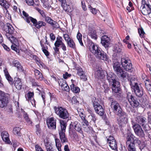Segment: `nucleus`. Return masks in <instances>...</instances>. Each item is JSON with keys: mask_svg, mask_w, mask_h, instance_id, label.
Wrapping results in <instances>:
<instances>
[{"mask_svg": "<svg viewBox=\"0 0 151 151\" xmlns=\"http://www.w3.org/2000/svg\"><path fill=\"white\" fill-rule=\"evenodd\" d=\"M107 138V141L108 143H109V142H111V141H113V140H116L114 139V137L112 136H110L109 137H106Z\"/></svg>", "mask_w": 151, "mask_h": 151, "instance_id": "nucleus-61", "label": "nucleus"}, {"mask_svg": "<svg viewBox=\"0 0 151 151\" xmlns=\"http://www.w3.org/2000/svg\"><path fill=\"white\" fill-rule=\"evenodd\" d=\"M81 134L83 135V137H84L83 131L82 130L81 126V124L77 121L71 122L70 124L69 127V133L71 135L73 134V129Z\"/></svg>", "mask_w": 151, "mask_h": 151, "instance_id": "nucleus-6", "label": "nucleus"}, {"mask_svg": "<svg viewBox=\"0 0 151 151\" xmlns=\"http://www.w3.org/2000/svg\"><path fill=\"white\" fill-rule=\"evenodd\" d=\"M88 35L90 36L94 40H96L97 38V36L96 35V31L91 28H89Z\"/></svg>", "mask_w": 151, "mask_h": 151, "instance_id": "nucleus-26", "label": "nucleus"}, {"mask_svg": "<svg viewBox=\"0 0 151 151\" xmlns=\"http://www.w3.org/2000/svg\"><path fill=\"white\" fill-rule=\"evenodd\" d=\"M128 151H137L134 145H131L127 146Z\"/></svg>", "mask_w": 151, "mask_h": 151, "instance_id": "nucleus-53", "label": "nucleus"}, {"mask_svg": "<svg viewBox=\"0 0 151 151\" xmlns=\"http://www.w3.org/2000/svg\"><path fill=\"white\" fill-rule=\"evenodd\" d=\"M145 120L146 119L145 117L140 116H137L136 120L137 122L141 125L144 130H146V126L147 125L145 124Z\"/></svg>", "mask_w": 151, "mask_h": 151, "instance_id": "nucleus-14", "label": "nucleus"}, {"mask_svg": "<svg viewBox=\"0 0 151 151\" xmlns=\"http://www.w3.org/2000/svg\"><path fill=\"white\" fill-rule=\"evenodd\" d=\"M110 39L107 36L104 35L101 38V43L106 48H108L110 44Z\"/></svg>", "mask_w": 151, "mask_h": 151, "instance_id": "nucleus-12", "label": "nucleus"}, {"mask_svg": "<svg viewBox=\"0 0 151 151\" xmlns=\"http://www.w3.org/2000/svg\"><path fill=\"white\" fill-rule=\"evenodd\" d=\"M91 100L92 103L93 104V107L96 106L99 104L98 102V100L96 98L92 96L91 98Z\"/></svg>", "mask_w": 151, "mask_h": 151, "instance_id": "nucleus-41", "label": "nucleus"}, {"mask_svg": "<svg viewBox=\"0 0 151 151\" xmlns=\"http://www.w3.org/2000/svg\"><path fill=\"white\" fill-rule=\"evenodd\" d=\"M77 38L81 45L83 46V44L82 40V35L79 32H78L77 35Z\"/></svg>", "mask_w": 151, "mask_h": 151, "instance_id": "nucleus-43", "label": "nucleus"}, {"mask_svg": "<svg viewBox=\"0 0 151 151\" xmlns=\"http://www.w3.org/2000/svg\"><path fill=\"white\" fill-rule=\"evenodd\" d=\"M43 4V6L45 8H48L49 6V3L48 0H41Z\"/></svg>", "mask_w": 151, "mask_h": 151, "instance_id": "nucleus-47", "label": "nucleus"}, {"mask_svg": "<svg viewBox=\"0 0 151 151\" xmlns=\"http://www.w3.org/2000/svg\"><path fill=\"white\" fill-rule=\"evenodd\" d=\"M1 136L3 140L6 143L10 144L11 142L9 140V134L7 131H3L1 134Z\"/></svg>", "mask_w": 151, "mask_h": 151, "instance_id": "nucleus-20", "label": "nucleus"}, {"mask_svg": "<svg viewBox=\"0 0 151 151\" xmlns=\"http://www.w3.org/2000/svg\"><path fill=\"white\" fill-rule=\"evenodd\" d=\"M112 90L113 92L116 93H119L121 91V88L120 87V84L119 82L116 81L114 84L112 85Z\"/></svg>", "mask_w": 151, "mask_h": 151, "instance_id": "nucleus-19", "label": "nucleus"}, {"mask_svg": "<svg viewBox=\"0 0 151 151\" xmlns=\"http://www.w3.org/2000/svg\"><path fill=\"white\" fill-rule=\"evenodd\" d=\"M63 38L61 37H57L56 40L54 43L55 47L53 49L55 53L59 54L60 53L59 47L64 43L63 41Z\"/></svg>", "mask_w": 151, "mask_h": 151, "instance_id": "nucleus-10", "label": "nucleus"}, {"mask_svg": "<svg viewBox=\"0 0 151 151\" xmlns=\"http://www.w3.org/2000/svg\"><path fill=\"white\" fill-rule=\"evenodd\" d=\"M14 84L16 88L18 90L21 89L22 87V84L20 79L16 78L14 80Z\"/></svg>", "mask_w": 151, "mask_h": 151, "instance_id": "nucleus-25", "label": "nucleus"}, {"mask_svg": "<svg viewBox=\"0 0 151 151\" xmlns=\"http://www.w3.org/2000/svg\"><path fill=\"white\" fill-rule=\"evenodd\" d=\"M23 17L25 21L28 23L30 22V21H32L34 18L31 17L29 16V15L24 11L22 12Z\"/></svg>", "mask_w": 151, "mask_h": 151, "instance_id": "nucleus-28", "label": "nucleus"}, {"mask_svg": "<svg viewBox=\"0 0 151 151\" xmlns=\"http://www.w3.org/2000/svg\"><path fill=\"white\" fill-rule=\"evenodd\" d=\"M67 43L69 47L74 49H76V44L74 41L72 39L71 40H69L67 42Z\"/></svg>", "mask_w": 151, "mask_h": 151, "instance_id": "nucleus-36", "label": "nucleus"}, {"mask_svg": "<svg viewBox=\"0 0 151 151\" xmlns=\"http://www.w3.org/2000/svg\"><path fill=\"white\" fill-rule=\"evenodd\" d=\"M141 12L144 15H147L150 14L151 13V6L146 7L143 6Z\"/></svg>", "mask_w": 151, "mask_h": 151, "instance_id": "nucleus-24", "label": "nucleus"}, {"mask_svg": "<svg viewBox=\"0 0 151 151\" xmlns=\"http://www.w3.org/2000/svg\"><path fill=\"white\" fill-rule=\"evenodd\" d=\"M4 72L6 78L9 83L12 84L13 82V79L9 75L7 70H4Z\"/></svg>", "mask_w": 151, "mask_h": 151, "instance_id": "nucleus-32", "label": "nucleus"}, {"mask_svg": "<svg viewBox=\"0 0 151 151\" xmlns=\"http://www.w3.org/2000/svg\"><path fill=\"white\" fill-rule=\"evenodd\" d=\"M128 79L129 80V84L132 88H133L138 85L136 82V79L134 77H132L130 79L128 77Z\"/></svg>", "mask_w": 151, "mask_h": 151, "instance_id": "nucleus-30", "label": "nucleus"}, {"mask_svg": "<svg viewBox=\"0 0 151 151\" xmlns=\"http://www.w3.org/2000/svg\"><path fill=\"white\" fill-rule=\"evenodd\" d=\"M109 100L111 102V106L113 112L118 116L117 121L119 125L124 127L128 122V115L123 110L119 104L110 97Z\"/></svg>", "mask_w": 151, "mask_h": 151, "instance_id": "nucleus-1", "label": "nucleus"}, {"mask_svg": "<svg viewBox=\"0 0 151 151\" xmlns=\"http://www.w3.org/2000/svg\"><path fill=\"white\" fill-rule=\"evenodd\" d=\"M96 113L100 116H103L104 112L102 106L99 104L94 107Z\"/></svg>", "mask_w": 151, "mask_h": 151, "instance_id": "nucleus-23", "label": "nucleus"}, {"mask_svg": "<svg viewBox=\"0 0 151 151\" xmlns=\"http://www.w3.org/2000/svg\"><path fill=\"white\" fill-rule=\"evenodd\" d=\"M58 83L59 86H61V88H62L67 83L65 80L63 79H61L59 80Z\"/></svg>", "mask_w": 151, "mask_h": 151, "instance_id": "nucleus-55", "label": "nucleus"}, {"mask_svg": "<svg viewBox=\"0 0 151 151\" xmlns=\"http://www.w3.org/2000/svg\"><path fill=\"white\" fill-rule=\"evenodd\" d=\"M145 83L146 89L148 91H151V82H150L148 79H146Z\"/></svg>", "mask_w": 151, "mask_h": 151, "instance_id": "nucleus-39", "label": "nucleus"}, {"mask_svg": "<svg viewBox=\"0 0 151 151\" xmlns=\"http://www.w3.org/2000/svg\"><path fill=\"white\" fill-rule=\"evenodd\" d=\"M76 69L77 70V74L79 76H81L84 74V72L83 71L82 68L79 66H76Z\"/></svg>", "mask_w": 151, "mask_h": 151, "instance_id": "nucleus-45", "label": "nucleus"}, {"mask_svg": "<svg viewBox=\"0 0 151 151\" xmlns=\"http://www.w3.org/2000/svg\"><path fill=\"white\" fill-rule=\"evenodd\" d=\"M114 70L117 74H120V71L122 69V68L119 63L116 62L113 65Z\"/></svg>", "mask_w": 151, "mask_h": 151, "instance_id": "nucleus-22", "label": "nucleus"}, {"mask_svg": "<svg viewBox=\"0 0 151 151\" xmlns=\"http://www.w3.org/2000/svg\"><path fill=\"white\" fill-rule=\"evenodd\" d=\"M83 125H86L87 127V129H85V131L86 132H89L90 130H91L92 129V128L91 127H88L89 123L86 119L83 120Z\"/></svg>", "mask_w": 151, "mask_h": 151, "instance_id": "nucleus-37", "label": "nucleus"}, {"mask_svg": "<svg viewBox=\"0 0 151 151\" xmlns=\"http://www.w3.org/2000/svg\"><path fill=\"white\" fill-rule=\"evenodd\" d=\"M56 120L53 117L48 119L47 120V123L48 128L51 129H55L56 128Z\"/></svg>", "mask_w": 151, "mask_h": 151, "instance_id": "nucleus-13", "label": "nucleus"}, {"mask_svg": "<svg viewBox=\"0 0 151 151\" xmlns=\"http://www.w3.org/2000/svg\"><path fill=\"white\" fill-rule=\"evenodd\" d=\"M106 74L107 73L105 71L99 70L95 72V76L97 78L103 79Z\"/></svg>", "mask_w": 151, "mask_h": 151, "instance_id": "nucleus-21", "label": "nucleus"}, {"mask_svg": "<svg viewBox=\"0 0 151 151\" xmlns=\"http://www.w3.org/2000/svg\"><path fill=\"white\" fill-rule=\"evenodd\" d=\"M60 122L61 129L59 130L58 132L60 139L62 143L67 142L68 139L65 134L67 126L66 122V121L62 120H60Z\"/></svg>", "mask_w": 151, "mask_h": 151, "instance_id": "nucleus-5", "label": "nucleus"}, {"mask_svg": "<svg viewBox=\"0 0 151 151\" xmlns=\"http://www.w3.org/2000/svg\"><path fill=\"white\" fill-rule=\"evenodd\" d=\"M151 6L149 3L148 0H142V6Z\"/></svg>", "mask_w": 151, "mask_h": 151, "instance_id": "nucleus-54", "label": "nucleus"}, {"mask_svg": "<svg viewBox=\"0 0 151 151\" xmlns=\"http://www.w3.org/2000/svg\"><path fill=\"white\" fill-rule=\"evenodd\" d=\"M35 148L36 151H44L41 147L38 145H35Z\"/></svg>", "mask_w": 151, "mask_h": 151, "instance_id": "nucleus-64", "label": "nucleus"}, {"mask_svg": "<svg viewBox=\"0 0 151 151\" xmlns=\"http://www.w3.org/2000/svg\"><path fill=\"white\" fill-rule=\"evenodd\" d=\"M89 118L91 119L92 121L95 123L96 118L95 114H91L89 116Z\"/></svg>", "mask_w": 151, "mask_h": 151, "instance_id": "nucleus-57", "label": "nucleus"}, {"mask_svg": "<svg viewBox=\"0 0 151 151\" xmlns=\"http://www.w3.org/2000/svg\"><path fill=\"white\" fill-rule=\"evenodd\" d=\"M121 64L124 69L127 71H130L132 68L131 60L127 58H122Z\"/></svg>", "mask_w": 151, "mask_h": 151, "instance_id": "nucleus-7", "label": "nucleus"}, {"mask_svg": "<svg viewBox=\"0 0 151 151\" xmlns=\"http://www.w3.org/2000/svg\"><path fill=\"white\" fill-rule=\"evenodd\" d=\"M21 128L19 127H15L14 128L13 133L15 135H19L20 134Z\"/></svg>", "mask_w": 151, "mask_h": 151, "instance_id": "nucleus-46", "label": "nucleus"}, {"mask_svg": "<svg viewBox=\"0 0 151 151\" xmlns=\"http://www.w3.org/2000/svg\"><path fill=\"white\" fill-rule=\"evenodd\" d=\"M39 66L40 68L42 69H44L45 70H49L47 66L45 65L42 61H41L39 64L37 65Z\"/></svg>", "mask_w": 151, "mask_h": 151, "instance_id": "nucleus-49", "label": "nucleus"}, {"mask_svg": "<svg viewBox=\"0 0 151 151\" xmlns=\"http://www.w3.org/2000/svg\"><path fill=\"white\" fill-rule=\"evenodd\" d=\"M43 40H42L40 42V43L41 45V47H42V51L44 50H47L48 49V47L47 46L45 45L44 44H43Z\"/></svg>", "mask_w": 151, "mask_h": 151, "instance_id": "nucleus-58", "label": "nucleus"}, {"mask_svg": "<svg viewBox=\"0 0 151 151\" xmlns=\"http://www.w3.org/2000/svg\"><path fill=\"white\" fill-rule=\"evenodd\" d=\"M0 4L5 9L7 10L9 8V5L6 1L4 0H0Z\"/></svg>", "mask_w": 151, "mask_h": 151, "instance_id": "nucleus-38", "label": "nucleus"}, {"mask_svg": "<svg viewBox=\"0 0 151 151\" xmlns=\"http://www.w3.org/2000/svg\"><path fill=\"white\" fill-rule=\"evenodd\" d=\"M56 114L60 118L69 120L70 114L68 110L62 106H56L54 107Z\"/></svg>", "mask_w": 151, "mask_h": 151, "instance_id": "nucleus-4", "label": "nucleus"}, {"mask_svg": "<svg viewBox=\"0 0 151 151\" xmlns=\"http://www.w3.org/2000/svg\"><path fill=\"white\" fill-rule=\"evenodd\" d=\"M133 129L135 134L140 138L144 137L145 134L141 126L138 124L133 126Z\"/></svg>", "mask_w": 151, "mask_h": 151, "instance_id": "nucleus-9", "label": "nucleus"}, {"mask_svg": "<svg viewBox=\"0 0 151 151\" xmlns=\"http://www.w3.org/2000/svg\"><path fill=\"white\" fill-rule=\"evenodd\" d=\"M61 88L63 90L67 92L70 91V88L67 83L65 84Z\"/></svg>", "mask_w": 151, "mask_h": 151, "instance_id": "nucleus-56", "label": "nucleus"}, {"mask_svg": "<svg viewBox=\"0 0 151 151\" xmlns=\"http://www.w3.org/2000/svg\"><path fill=\"white\" fill-rule=\"evenodd\" d=\"M132 143L134 145L135 143H137L139 145L141 144V141L139 140V138L135 136Z\"/></svg>", "mask_w": 151, "mask_h": 151, "instance_id": "nucleus-51", "label": "nucleus"}, {"mask_svg": "<svg viewBox=\"0 0 151 151\" xmlns=\"http://www.w3.org/2000/svg\"><path fill=\"white\" fill-rule=\"evenodd\" d=\"M50 24L52 26L53 29H58L60 28L59 24L54 20L52 21Z\"/></svg>", "mask_w": 151, "mask_h": 151, "instance_id": "nucleus-44", "label": "nucleus"}, {"mask_svg": "<svg viewBox=\"0 0 151 151\" xmlns=\"http://www.w3.org/2000/svg\"><path fill=\"white\" fill-rule=\"evenodd\" d=\"M138 33L140 37L141 38H143L144 37V36L145 34V32H144L143 29L141 28L138 29Z\"/></svg>", "mask_w": 151, "mask_h": 151, "instance_id": "nucleus-50", "label": "nucleus"}, {"mask_svg": "<svg viewBox=\"0 0 151 151\" xmlns=\"http://www.w3.org/2000/svg\"><path fill=\"white\" fill-rule=\"evenodd\" d=\"M56 146L58 151H62L61 150V145L60 140L58 138L55 139Z\"/></svg>", "mask_w": 151, "mask_h": 151, "instance_id": "nucleus-40", "label": "nucleus"}, {"mask_svg": "<svg viewBox=\"0 0 151 151\" xmlns=\"http://www.w3.org/2000/svg\"><path fill=\"white\" fill-rule=\"evenodd\" d=\"M3 32L5 35L8 39L12 43H13L16 45H18L17 42V39L14 37L16 36L17 32L15 31L13 26L9 23H6L2 28Z\"/></svg>", "mask_w": 151, "mask_h": 151, "instance_id": "nucleus-2", "label": "nucleus"}, {"mask_svg": "<svg viewBox=\"0 0 151 151\" xmlns=\"http://www.w3.org/2000/svg\"><path fill=\"white\" fill-rule=\"evenodd\" d=\"M71 90L75 93H78L80 91V88L75 84L72 83L70 86Z\"/></svg>", "mask_w": 151, "mask_h": 151, "instance_id": "nucleus-34", "label": "nucleus"}, {"mask_svg": "<svg viewBox=\"0 0 151 151\" xmlns=\"http://www.w3.org/2000/svg\"><path fill=\"white\" fill-rule=\"evenodd\" d=\"M45 146L47 151L53 149L51 144L49 142H47L45 143Z\"/></svg>", "mask_w": 151, "mask_h": 151, "instance_id": "nucleus-48", "label": "nucleus"}, {"mask_svg": "<svg viewBox=\"0 0 151 151\" xmlns=\"http://www.w3.org/2000/svg\"><path fill=\"white\" fill-rule=\"evenodd\" d=\"M37 10L43 17L45 18L46 17L45 13L43 11L41 10L39 8L37 9Z\"/></svg>", "mask_w": 151, "mask_h": 151, "instance_id": "nucleus-60", "label": "nucleus"}, {"mask_svg": "<svg viewBox=\"0 0 151 151\" xmlns=\"http://www.w3.org/2000/svg\"><path fill=\"white\" fill-rule=\"evenodd\" d=\"M132 88L134 89L135 94L137 96L141 97L143 95V88L141 87H139L138 85Z\"/></svg>", "mask_w": 151, "mask_h": 151, "instance_id": "nucleus-16", "label": "nucleus"}, {"mask_svg": "<svg viewBox=\"0 0 151 151\" xmlns=\"http://www.w3.org/2000/svg\"><path fill=\"white\" fill-rule=\"evenodd\" d=\"M135 136L131 132H129L127 133L126 137V145L127 146L131 145H133L132 142L131 141L132 139L133 140Z\"/></svg>", "mask_w": 151, "mask_h": 151, "instance_id": "nucleus-18", "label": "nucleus"}, {"mask_svg": "<svg viewBox=\"0 0 151 151\" xmlns=\"http://www.w3.org/2000/svg\"><path fill=\"white\" fill-rule=\"evenodd\" d=\"M31 22L33 23L34 26L38 29H40L42 27L45 26L46 25L45 22L43 21L37 22V20L34 18H33Z\"/></svg>", "mask_w": 151, "mask_h": 151, "instance_id": "nucleus-17", "label": "nucleus"}, {"mask_svg": "<svg viewBox=\"0 0 151 151\" xmlns=\"http://www.w3.org/2000/svg\"><path fill=\"white\" fill-rule=\"evenodd\" d=\"M107 78L110 84L112 85L114 84L116 81H118L115 79L116 76L113 73H109L108 74L107 73Z\"/></svg>", "mask_w": 151, "mask_h": 151, "instance_id": "nucleus-15", "label": "nucleus"}, {"mask_svg": "<svg viewBox=\"0 0 151 151\" xmlns=\"http://www.w3.org/2000/svg\"><path fill=\"white\" fill-rule=\"evenodd\" d=\"M122 45L120 43L116 44L114 46L113 50L116 52H120L122 50Z\"/></svg>", "mask_w": 151, "mask_h": 151, "instance_id": "nucleus-29", "label": "nucleus"}, {"mask_svg": "<svg viewBox=\"0 0 151 151\" xmlns=\"http://www.w3.org/2000/svg\"><path fill=\"white\" fill-rule=\"evenodd\" d=\"M35 1L36 3L35 2L34 0H26V3L29 5L38 6L39 4L38 0H35Z\"/></svg>", "mask_w": 151, "mask_h": 151, "instance_id": "nucleus-33", "label": "nucleus"}, {"mask_svg": "<svg viewBox=\"0 0 151 151\" xmlns=\"http://www.w3.org/2000/svg\"><path fill=\"white\" fill-rule=\"evenodd\" d=\"M120 74H118L117 75L120 76L121 77L124 78H126L127 77H128V74L123 69L120 71Z\"/></svg>", "mask_w": 151, "mask_h": 151, "instance_id": "nucleus-42", "label": "nucleus"}, {"mask_svg": "<svg viewBox=\"0 0 151 151\" xmlns=\"http://www.w3.org/2000/svg\"><path fill=\"white\" fill-rule=\"evenodd\" d=\"M108 143L110 148L113 150H116L117 149V143L116 140H113Z\"/></svg>", "mask_w": 151, "mask_h": 151, "instance_id": "nucleus-31", "label": "nucleus"}, {"mask_svg": "<svg viewBox=\"0 0 151 151\" xmlns=\"http://www.w3.org/2000/svg\"><path fill=\"white\" fill-rule=\"evenodd\" d=\"M17 70L18 71L22 72L24 73H25L26 71L24 70L21 64L17 66Z\"/></svg>", "mask_w": 151, "mask_h": 151, "instance_id": "nucleus-52", "label": "nucleus"}, {"mask_svg": "<svg viewBox=\"0 0 151 151\" xmlns=\"http://www.w3.org/2000/svg\"><path fill=\"white\" fill-rule=\"evenodd\" d=\"M127 98L130 105L134 108H137L140 105L138 100L132 95L130 94H127Z\"/></svg>", "mask_w": 151, "mask_h": 151, "instance_id": "nucleus-8", "label": "nucleus"}, {"mask_svg": "<svg viewBox=\"0 0 151 151\" xmlns=\"http://www.w3.org/2000/svg\"><path fill=\"white\" fill-rule=\"evenodd\" d=\"M89 50L97 58L104 61L108 60L109 58L106 54L97 45L91 44L89 47Z\"/></svg>", "mask_w": 151, "mask_h": 151, "instance_id": "nucleus-3", "label": "nucleus"}, {"mask_svg": "<svg viewBox=\"0 0 151 151\" xmlns=\"http://www.w3.org/2000/svg\"><path fill=\"white\" fill-rule=\"evenodd\" d=\"M64 39L66 42H67L70 40H71L72 38H70L69 35L67 34H64L63 36Z\"/></svg>", "mask_w": 151, "mask_h": 151, "instance_id": "nucleus-59", "label": "nucleus"}, {"mask_svg": "<svg viewBox=\"0 0 151 151\" xmlns=\"http://www.w3.org/2000/svg\"><path fill=\"white\" fill-rule=\"evenodd\" d=\"M35 76L37 80L42 81V78L43 77V75L38 70L35 69L34 70Z\"/></svg>", "mask_w": 151, "mask_h": 151, "instance_id": "nucleus-27", "label": "nucleus"}, {"mask_svg": "<svg viewBox=\"0 0 151 151\" xmlns=\"http://www.w3.org/2000/svg\"><path fill=\"white\" fill-rule=\"evenodd\" d=\"M146 146V144L145 142H141V143L140 145H139V148L141 150V151Z\"/></svg>", "mask_w": 151, "mask_h": 151, "instance_id": "nucleus-63", "label": "nucleus"}, {"mask_svg": "<svg viewBox=\"0 0 151 151\" xmlns=\"http://www.w3.org/2000/svg\"><path fill=\"white\" fill-rule=\"evenodd\" d=\"M21 111L24 119L29 117L27 113L25 112L22 109H21Z\"/></svg>", "mask_w": 151, "mask_h": 151, "instance_id": "nucleus-62", "label": "nucleus"}, {"mask_svg": "<svg viewBox=\"0 0 151 151\" xmlns=\"http://www.w3.org/2000/svg\"><path fill=\"white\" fill-rule=\"evenodd\" d=\"M8 103V99L6 96L5 93L0 91V107L3 108L6 106Z\"/></svg>", "mask_w": 151, "mask_h": 151, "instance_id": "nucleus-11", "label": "nucleus"}, {"mask_svg": "<svg viewBox=\"0 0 151 151\" xmlns=\"http://www.w3.org/2000/svg\"><path fill=\"white\" fill-rule=\"evenodd\" d=\"M34 96V93L33 92H31L29 91L25 95V96L27 101H31L32 98Z\"/></svg>", "mask_w": 151, "mask_h": 151, "instance_id": "nucleus-35", "label": "nucleus"}]
</instances>
